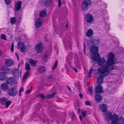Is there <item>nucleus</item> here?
<instances>
[{"label": "nucleus", "mask_w": 124, "mask_h": 124, "mask_svg": "<svg viewBox=\"0 0 124 124\" xmlns=\"http://www.w3.org/2000/svg\"><path fill=\"white\" fill-rule=\"evenodd\" d=\"M58 63V61L57 60H56L52 68V70H54L57 67Z\"/></svg>", "instance_id": "obj_37"}, {"label": "nucleus", "mask_w": 124, "mask_h": 124, "mask_svg": "<svg viewBox=\"0 0 124 124\" xmlns=\"http://www.w3.org/2000/svg\"><path fill=\"white\" fill-rule=\"evenodd\" d=\"M104 117L106 121H112L110 124H124V117L121 116L119 119L118 115L116 114L113 115L110 112H106Z\"/></svg>", "instance_id": "obj_2"}, {"label": "nucleus", "mask_w": 124, "mask_h": 124, "mask_svg": "<svg viewBox=\"0 0 124 124\" xmlns=\"http://www.w3.org/2000/svg\"><path fill=\"white\" fill-rule=\"evenodd\" d=\"M94 98L95 101L97 103L100 102L102 100L101 96L99 94H96Z\"/></svg>", "instance_id": "obj_17"}, {"label": "nucleus", "mask_w": 124, "mask_h": 124, "mask_svg": "<svg viewBox=\"0 0 124 124\" xmlns=\"http://www.w3.org/2000/svg\"><path fill=\"white\" fill-rule=\"evenodd\" d=\"M47 14L46 12V11L45 10H44L42 11L39 13V16L38 17H40L42 19V17H44L46 16Z\"/></svg>", "instance_id": "obj_24"}, {"label": "nucleus", "mask_w": 124, "mask_h": 124, "mask_svg": "<svg viewBox=\"0 0 124 124\" xmlns=\"http://www.w3.org/2000/svg\"><path fill=\"white\" fill-rule=\"evenodd\" d=\"M84 53H85L86 54V53H85V45H84Z\"/></svg>", "instance_id": "obj_50"}, {"label": "nucleus", "mask_w": 124, "mask_h": 124, "mask_svg": "<svg viewBox=\"0 0 124 124\" xmlns=\"http://www.w3.org/2000/svg\"><path fill=\"white\" fill-rule=\"evenodd\" d=\"M80 117V119L81 121L82 120V116H80L79 117Z\"/></svg>", "instance_id": "obj_49"}, {"label": "nucleus", "mask_w": 124, "mask_h": 124, "mask_svg": "<svg viewBox=\"0 0 124 124\" xmlns=\"http://www.w3.org/2000/svg\"><path fill=\"white\" fill-rule=\"evenodd\" d=\"M91 58L93 61L97 62V64L99 66L104 65L105 63H106L107 62H106L105 59L104 58H101L99 54H97L96 55H91ZM106 65L107 66L106 64Z\"/></svg>", "instance_id": "obj_3"}, {"label": "nucleus", "mask_w": 124, "mask_h": 124, "mask_svg": "<svg viewBox=\"0 0 124 124\" xmlns=\"http://www.w3.org/2000/svg\"><path fill=\"white\" fill-rule=\"evenodd\" d=\"M1 87V89L4 90H8L9 88L8 84L7 82L2 84Z\"/></svg>", "instance_id": "obj_21"}, {"label": "nucleus", "mask_w": 124, "mask_h": 124, "mask_svg": "<svg viewBox=\"0 0 124 124\" xmlns=\"http://www.w3.org/2000/svg\"><path fill=\"white\" fill-rule=\"evenodd\" d=\"M31 89L27 90L26 92V93L28 94L29 93H30V92H31Z\"/></svg>", "instance_id": "obj_45"}, {"label": "nucleus", "mask_w": 124, "mask_h": 124, "mask_svg": "<svg viewBox=\"0 0 124 124\" xmlns=\"http://www.w3.org/2000/svg\"><path fill=\"white\" fill-rule=\"evenodd\" d=\"M59 6L60 7L61 5V0H58Z\"/></svg>", "instance_id": "obj_46"}, {"label": "nucleus", "mask_w": 124, "mask_h": 124, "mask_svg": "<svg viewBox=\"0 0 124 124\" xmlns=\"http://www.w3.org/2000/svg\"><path fill=\"white\" fill-rule=\"evenodd\" d=\"M66 45L68 47H70L71 46V44L69 41H67L66 42H65Z\"/></svg>", "instance_id": "obj_40"}, {"label": "nucleus", "mask_w": 124, "mask_h": 124, "mask_svg": "<svg viewBox=\"0 0 124 124\" xmlns=\"http://www.w3.org/2000/svg\"><path fill=\"white\" fill-rule=\"evenodd\" d=\"M38 70L40 73H44L45 71V69L44 67H40L39 68Z\"/></svg>", "instance_id": "obj_29"}, {"label": "nucleus", "mask_w": 124, "mask_h": 124, "mask_svg": "<svg viewBox=\"0 0 124 124\" xmlns=\"http://www.w3.org/2000/svg\"><path fill=\"white\" fill-rule=\"evenodd\" d=\"M99 108L100 110L103 112H106L107 110V106L104 104H100Z\"/></svg>", "instance_id": "obj_18"}, {"label": "nucleus", "mask_w": 124, "mask_h": 124, "mask_svg": "<svg viewBox=\"0 0 124 124\" xmlns=\"http://www.w3.org/2000/svg\"><path fill=\"white\" fill-rule=\"evenodd\" d=\"M5 65L3 66L1 68V70H2L4 71L0 73V79L2 80L5 79V75L7 73H10V69L7 68Z\"/></svg>", "instance_id": "obj_5"}, {"label": "nucleus", "mask_w": 124, "mask_h": 124, "mask_svg": "<svg viewBox=\"0 0 124 124\" xmlns=\"http://www.w3.org/2000/svg\"><path fill=\"white\" fill-rule=\"evenodd\" d=\"M22 3V2L21 1H19L16 2L15 6V10L16 11H18L20 10Z\"/></svg>", "instance_id": "obj_16"}, {"label": "nucleus", "mask_w": 124, "mask_h": 124, "mask_svg": "<svg viewBox=\"0 0 124 124\" xmlns=\"http://www.w3.org/2000/svg\"><path fill=\"white\" fill-rule=\"evenodd\" d=\"M25 69L27 71H30L31 70V68L30 65L27 63H26L25 64Z\"/></svg>", "instance_id": "obj_30"}, {"label": "nucleus", "mask_w": 124, "mask_h": 124, "mask_svg": "<svg viewBox=\"0 0 124 124\" xmlns=\"http://www.w3.org/2000/svg\"><path fill=\"white\" fill-rule=\"evenodd\" d=\"M29 73L30 71H27V72L25 73L24 75L23 78V80H24L26 78V77L29 74Z\"/></svg>", "instance_id": "obj_33"}, {"label": "nucleus", "mask_w": 124, "mask_h": 124, "mask_svg": "<svg viewBox=\"0 0 124 124\" xmlns=\"http://www.w3.org/2000/svg\"><path fill=\"white\" fill-rule=\"evenodd\" d=\"M11 51L12 52H13L14 51V43H12L11 47Z\"/></svg>", "instance_id": "obj_42"}, {"label": "nucleus", "mask_w": 124, "mask_h": 124, "mask_svg": "<svg viewBox=\"0 0 124 124\" xmlns=\"http://www.w3.org/2000/svg\"><path fill=\"white\" fill-rule=\"evenodd\" d=\"M56 94V93L54 92L52 94H48L47 95V96L48 98H52L54 96V95Z\"/></svg>", "instance_id": "obj_34"}, {"label": "nucleus", "mask_w": 124, "mask_h": 124, "mask_svg": "<svg viewBox=\"0 0 124 124\" xmlns=\"http://www.w3.org/2000/svg\"><path fill=\"white\" fill-rule=\"evenodd\" d=\"M93 31L92 29H89L87 30L86 32V35L88 37H90L93 35Z\"/></svg>", "instance_id": "obj_27"}, {"label": "nucleus", "mask_w": 124, "mask_h": 124, "mask_svg": "<svg viewBox=\"0 0 124 124\" xmlns=\"http://www.w3.org/2000/svg\"><path fill=\"white\" fill-rule=\"evenodd\" d=\"M10 21L12 24H14L16 23V19L15 17H13L10 18Z\"/></svg>", "instance_id": "obj_31"}, {"label": "nucleus", "mask_w": 124, "mask_h": 124, "mask_svg": "<svg viewBox=\"0 0 124 124\" xmlns=\"http://www.w3.org/2000/svg\"><path fill=\"white\" fill-rule=\"evenodd\" d=\"M61 121L63 123H64L65 122V120L64 119L63 120V121H62V120H61Z\"/></svg>", "instance_id": "obj_51"}, {"label": "nucleus", "mask_w": 124, "mask_h": 124, "mask_svg": "<svg viewBox=\"0 0 124 124\" xmlns=\"http://www.w3.org/2000/svg\"><path fill=\"white\" fill-rule=\"evenodd\" d=\"M17 57V59L18 60H19V58L18 56V57Z\"/></svg>", "instance_id": "obj_56"}, {"label": "nucleus", "mask_w": 124, "mask_h": 124, "mask_svg": "<svg viewBox=\"0 0 124 124\" xmlns=\"http://www.w3.org/2000/svg\"><path fill=\"white\" fill-rule=\"evenodd\" d=\"M82 114L83 116H85L87 115V112L86 111H84L82 112Z\"/></svg>", "instance_id": "obj_41"}, {"label": "nucleus", "mask_w": 124, "mask_h": 124, "mask_svg": "<svg viewBox=\"0 0 124 124\" xmlns=\"http://www.w3.org/2000/svg\"><path fill=\"white\" fill-rule=\"evenodd\" d=\"M17 46L18 48L20 49L21 51L23 52H24L25 49V47L23 43L22 42L19 43L18 44Z\"/></svg>", "instance_id": "obj_15"}, {"label": "nucleus", "mask_w": 124, "mask_h": 124, "mask_svg": "<svg viewBox=\"0 0 124 124\" xmlns=\"http://www.w3.org/2000/svg\"><path fill=\"white\" fill-rule=\"evenodd\" d=\"M85 104L87 105L90 106L91 104V103L90 102L88 101H86L85 102Z\"/></svg>", "instance_id": "obj_43"}, {"label": "nucleus", "mask_w": 124, "mask_h": 124, "mask_svg": "<svg viewBox=\"0 0 124 124\" xmlns=\"http://www.w3.org/2000/svg\"><path fill=\"white\" fill-rule=\"evenodd\" d=\"M114 82H110L108 83V85L106 91L108 92H114L115 89V84Z\"/></svg>", "instance_id": "obj_7"}, {"label": "nucleus", "mask_w": 124, "mask_h": 124, "mask_svg": "<svg viewBox=\"0 0 124 124\" xmlns=\"http://www.w3.org/2000/svg\"><path fill=\"white\" fill-rule=\"evenodd\" d=\"M2 54V52L1 51H0V56Z\"/></svg>", "instance_id": "obj_53"}, {"label": "nucleus", "mask_w": 124, "mask_h": 124, "mask_svg": "<svg viewBox=\"0 0 124 124\" xmlns=\"http://www.w3.org/2000/svg\"><path fill=\"white\" fill-rule=\"evenodd\" d=\"M85 18L86 22L88 23H92L93 20V16L91 14H87L86 15Z\"/></svg>", "instance_id": "obj_13"}, {"label": "nucleus", "mask_w": 124, "mask_h": 124, "mask_svg": "<svg viewBox=\"0 0 124 124\" xmlns=\"http://www.w3.org/2000/svg\"><path fill=\"white\" fill-rule=\"evenodd\" d=\"M0 124H2V122H0Z\"/></svg>", "instance_id": "obj_57"}, {"label": "nucleus", "mask_w": 124, "mask_h": 124, "mask_svg": "<svg viewBox=\"0 0 124 124\" xmlns=\"http://www.w3.org/2000/svg\"><path fill=\"white\" fill-rule=\"evenodd\" d=\"M24 91V89L22 87L19 90V95L20 96H21V92H23Z\"/></svg>", "instance_id": "obj_39"}, {"label": "nucleus", "mask_w": 124, "mask_h": 124, "mask_svg": "<svg viewBox=\"0 0 124 124\" xmlns=\"http://www.w3.org/2000/svg\"><path fill=\"white\" fill-rule=\"evenodd\" d=\"M79 96L81 99H82L83 98V95H82V94L81 93V94H79Z\"/></svg>", "instance_id": "obj_48"}, {"label": "nucleus", "mask_w": 124, "mask_h": 124, "mask_svg": "<svg viewBox=\"0 0 124 124\" xmlns=\"http://www.w3.org/2000/svg\"><path fill=\"white\" fill-rule=\"evenodd\" d=\"M6 82L9 84L11 85H13L15 83H16V81L15 79H13L12 78H9L7 80Z\"/></svg>", "instance_id": "obj_22"}, {"label": "nucleus", "mask_w": 124, "mask_h": 124, "mask_svg": "<svg viewBox=\"0 0 124 124\" xmlns=\"http://www.w3.org/2000/svg\"><path fill=\"white\" fill-rule=\"evenodd\" d=\"M88 90L90 94L92 95H93V86H91L89 87L88 88Z\"/></svg>", "instance_id": "obj_32"}, {"label": "nucleus", "mask_w": 124, "mask_h": 124, "mask_svg": "<svg viewBox=\"0 0 124 124\" xmlns=\"http://www.w3.org/2000/svg\"><path fill=\"white\" fill-rule=\"evenodd\" d=\"M43 45L41 43L37 44L35 47V50L37 52L39 53L41 52L43 48Z\"/></svg>", "instance_id": "obj_14"}, {"label": "nucleus", "mask_w": 124, "mask_h": 124, "mask_svg": "<svg viewBox=\"0 0 124 124\" xmlns=\"http://www.w3.org/2000/svg\"><path fill=\"white\" fill-rule=\"evenodd\" d=\"M17 93L16 89L11 88L8 90V94L10 96L14 97L17 94Z\"/></svg>", "instance_id": "obj_8"}, {"label": "nucleus", "mask_w": 124, "mask_h": 124, "mask_svg": "<svg viewBox=\"0 0 124 124\" xmlns=\"http://www.w3.org/2000/svg\"><path fill=\"white\" fill-rule=\"evenodd\" d=\"M41 119V120L46 124H50V121L46 117L45 115L42 116Z\"/></svg>", "instance_id": "obj_20"}, {"label": "nucleus", "mask_w": 124, "mask_h": 124, "mask_svg": "<svg viewBox=\"0 0 124 124\" xmlns=\"http://www.w3.org/2000/svg\"><path fill=\"white\" fill-rule=\"evenodd\" d=\"M37 61V60H34L32 59H30L29 60V63L33 67H35Z\"/></svg>", "instance_id": "obj_25"}, {"label": "nucleus", "mask_w": 124, "mask_h": 124, "mask_svg": "<svg viewBox=\"0 0 124 124\" xmlns=\"http://www.w3.org/2000/svg\"><path fill=\"white\" fill-rule=\"evenodd\" d=\"M93 72V70L92 68H91L89 70L88 74V78H90L91 76V74Z\"/></svg>", "instance_id": "obj_35"}, {"label": "nucleus", "mask_w": 124, "mask_h": 124, "mask_svg": "<svg viewBox=\"0 0 124 124\" xmlns=\"http://www.w3.org/2000/svg\"><path fill=\"white\" fill-rule=\"evenodd\" d=\"M108 60L106 62L107 66L104 65L97 69L98 72L100 74L99 77H97V82L100 85L103 82V77L109 75L110 71L114 69L113 66L114 64L115 56L112 52L109 53L107 57Z\"/></svg>", "instance_id": "obj_1"}, {"label": "nucleus", "mask_w": 124, "mask_h": 124, "mask_svg": "<svg viewBox=\"0 0 124 124\" xmlns=\"http://www.w3.org/2000/svg\"><path fill=\"white\" fill-rule=\"evenodd\" d=\"M5 3L7 5H9L11 3V0H4Z\"/></svg>", "instance_id": "obj_38"}, {"label": "nucleus", "mask_w": 124, "mask_h": 124, "mask_svg": "<svg viewBox=\"0 0 124 124\" xmlns=\"http://www.w3.org/2000/svg\"><path fill=\"white\" fill-rule=\"evenodd\" d=\"M103 92L102 86L100 85H97L96 87L95 93L96 94H99Z\"/></svg>", "instance_id": "obj_12"}, {"label": "nucleus", "mask_w": 124, "mask_h": 124, "mask_svg": "<svg viewBox=\"0 0 124 124\" xmlns=\"http://www.w3.org/2000/svg\"><path fill=\"white\" fill-rule=\"evenodd\" d=\"M100 42L99 39H94L93 40L89 41H88V45L89 46H91L96 45L99 44Z\"/></svg>", "instance_id": "obj_11"}, {"label": "nucleus", "mask_w": 124, "mask_h": 124, "mask_svg": "<svg viewBox=\"0 0 124 124\" xmlns=\"http://www.w3.org/2000/svg\"><path fill=\"white\" fill-rule=\"evenodd\" d=\"M90 49V51L91 53L94 54L93 55H96L97 54H99L98 53V48L96 46H92Z\"/></svg>", "instance_id": "obj_10"}, {"label": "nucleus", "mask_w": 124, "mask_h": 124, "mask_svg": "<svg viewBox=\"0 0 124 124\" xmlns=\"http://www.w3.org/2000/svg\"><path fill=\"white\" fill-rule=\"evenodd\" d=\"M39 96L42 99H45V97L44 95L43 94H41L39 95Z\"/></svg>", "instance_id": "obj_44"}, {"label": "nucleus", "mask_w": 124, "mask_h": 124, "mask_svg": "<svg viewBox=\"0 0 124 124\" xmlns=\"http://www.w3.org/2000/svg\"><path fill=\"white\" fill-rule=\"evenodd\" d=\"M14 62L12 60L10 59H7L6 60L5 64L7 66H12L14 64ZM7 68V67H6Z\"/></svg>", "instance_id": "obj_19"}, {"label": "nucleus", "mask_w": 124, "mask_h": 124, "mask_svg": "<svg viewBox=\"0 0 124 124\" xmlns=\"http://www.w3.org/2000/svg\"><path fill=\"white\" fill-rule=\"evenodd\" d=\"M10 73H13L15 76H18L19 73L18 70L17 69H15L13 70L11 69L10 70Z\"/></svg>", "instance_id": "obj_23"}, {"label": "nucleus", "mask_w": 124, "mask_h": 124, "mask_svg": "<svg viewBox=\"0 0 124 124\" xmlns=\"http://www.w3.org/2000/svg\"><path fill=\"white\" fill-rule=\"evenodd\" d=\"M52 0H45V4L46 7L50 6L52 4Z\"/></svg>", "instance_id": "obj_26"}, {"label": "nucleus", "mask_w": 124, "mask_h": 124, "mask_svg": "<svg viewBox=\"0 0 124 124\" xmlns=\"http://www.w3.org/2000/svg\"><path fill=\"white\" fill-rule=\"evenodd\" d=\"M72 68L76 72H78V70L76 68L74 67H73Z\"/></svg>", "instance_id": "obj_47"}, {"label": "nucleus", "mask_w": 124, "mask_h": 124, "mask_svg": "<svg viewBox=\"0 0 124 124\" xmlns=\"http://www.w3.org/2000/svg\"><path fill=\"white\" fill-rule=\"evenodd\" d=\"M35 25L36 28H39L41 27L42 24V19L36 16L35 19Z\"/></svg>", "instance_id": "obj_6"}, {"label": "nucleus", "mask_w": 124, "mask_h": 124, "mask_svg": "<svg viewBox=\"0 0 124 124\" xmlns=\"http://www.w3.org/2000/svg\"><path fill=\"white\" fill-rule=\"evenodd\" d=\"M15 55L17 57H18V54L16 53H15Z\"/></svg>", "instance_id": "obj_52"}, {"label": "nucleus", "mask_w": 124, "mask_h": 124, "mask_svg": "<svg viewBox=\"0 0 124 124\" xmlns=\"http://www.w3.org/2000/svg\"><path fill=\"white\" fill-rule=\"evenodd\" d=\"M33 116H34L33 119L34 120H38L40 117V115L37 113L33 114Z\"/></svg>", "instance_id": "obj_28"}, {"label": "nucleus", "mask_w": 124, "mask_h": 124, "mask_svg": "<svg viewBox=\"0 0 124 124\" xmlns=\"http://www.w3.org/2000/svg\"><path fill=\"white\" fill-rule=\"evenodd\" d=\"M91 2L90 0H84L81 4V7L83 10L87 11L88 10L89 6H91Z\"/></svg>", "instance_id": "obj_4"}, {"label": "nucleus", "mask_w": 124, "mask_h": 124, "mask_svg": "<svg viewBox=\"0 0 124 124\" xmlns=\"http://www.w3.org/2000/svg\"><path fill=\"white\" fill-rule=\"evenodd\" d=\"M68 27V24H67L66 25V28H67Z\"/></svg>", "instance_id": "obj_55"}, {"label": "nucleus", "mask_w": 124, "mask_h": 124, "mask_svg": "<svg viewBox=\"0 0 124 124\" xmlns=\"http://www.w3.org/2000/svg\"><path fill=\"white\" fill-rule=\"evenodd\" d=\"M68 89H69V90L70 91L71 90V88L70 87H68Z\"/></svg>", "instance_id": "obj_54"}, {"label": "nucleus", "mask_w": 124, "mask_h": 124, "mask_svg": "<svg viewBox=\"0 0 124 124\" xmlns=\"http://www.w3.org/2000/svg\"><path fill=\"white\" fill-rule=\"evenodd\" d=\"M1 39L4 40H7L6 36L4 34H2L1 36Z\"/></svg>", "instance_id": "obj_36"}, {"label": "nucleus", "mask_w": 124, "mask_h": 124, "mask_svg": "<svg viewBox=\"0 0 124 124\" xmlns=\"http://www.w3.org/2000/svg\"><path fill=\"white\" fill-rule=\"evenodd\" d=\"M1 102L3 104H6V106L8 108L9 104L11 103V101H8L7 98L3 97L1 98L0 99Z\"/></svg>", "instance_id": "obj_9"}, {"label": "nucleus", "mask_w": 124, "mask_h": 124, "mask_svg": "<svg viewBox=\"0 0 124 124\" xmlns=\"http://www.w3.org/2000/svg\"><path fill=\"white\" fill-rule=\"evenodd\" d=\"M19 65H20V64H19L18 65V68H19Z\"/></svg>", "instance_id": "obj_58"}]
</instances>
